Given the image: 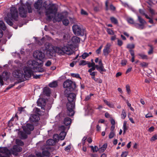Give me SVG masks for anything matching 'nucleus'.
<instances>
[{
	"label": "nucleus",
	"mask_w": 157,
	"mask_h": 157,
	"mask_svg": "<svg viewBox=\"0 0 157 157\" xmlns=\"http://www.w3.org/2000/svg\"><path fill=\"white\" fill-rule=\"evenodd\" d=\"M53 139L56 140L59 139V136L57 134H55L53 136Z\"/></svg>",
	"instance_id": "56"
},
{
	"label": "nucleus",
	"mask_w": 157,
	"mask_h": 157,
	"mask_svg": "<svg viewBox=\"0 0 157 157\" xmlns=\"http://www.w3.org/2000/svg\"><path fill=\"white\" fill-rule=\"evenodd\" d=\"M76 95L74 93H71L67 96L68 102L74 103L75 100Z\"/></svg>",
	"instance_id": "20"
},
{
	"label": "nucleus",
	"mask_w": 157,
	"mask_h": 157,
	"mask_svg": "<svg viewBox=\"0 0 157 157\" xmlns=\"http://www.w3.org/2000/svg\"><path fill=\"white\" fill-rule=\"evenodd\" d=\"M27 133L24 132V130L23 131H20L18 133V135L21 139L26 138L27 137Z\"/></svg>",
	"instance_id": "22"
},
{
	"label": "nucleus",
	"mask_w": 157,
	"mask_h": 157,
	"mask_svg": "<svg viewBox=\"0 0 157 157\" xmlns=\"http://www.w3.org/2000/svg\"><path fill=\"white\" fill-rule=\"evenodd\" d=\"M36 155L37 157H44V156L42 155L41 153L40 152H38L36 153Z\"/></svg>",
	"instance_id": "64"
},
{
	"label": "nucleus",
	"mask_w": 157,
	"mask_h": 157,
	"mask_svg": "<svg viewBox=\"0 0 157 157\" xmlns=\"http://www.w3.org/2000/svg\"><path fill=\"white\" fill-rule=\"evenodd\" d=\"M137 17L138 20L140 24L135 23L134 26L137 29H143L144 28V25L147 23L140 16L138 15Z\"/></svg>",
	"instance_id": "10"
},
{
	"label": "nucleus",
	"mask_w": 157,
	"mask_h": 157,
	"mask_svg": "<svg viewBox=\"0 0 157 157\" xmlns=\"http://www.w3.org/2000/svg\"><path fill=\"white\" fill-rule=\"evenodd\" d=\"M22 149L21 147L19 146H14L12 150V153L13 154L17 155V152L21 151Z\"/></svg>",
	"instance_id": "18"
},
{
	"label": "nucleus",
	"mask_w": 157,
	"mask_h": 157,
	"mask_svg": "<svg viewBox=\"0 0 157 157\" xmlns=\"http://www.w3.org/2000/svg\"><path fill=\"white\" fill-rule=\"evenodd\" d=\"M89 67H90L93 66H94L96 65L94 62H92V63L88 62L87 63Z\"/></svg>",
	"instance_id": "50"
},
{
	"label": "nucleus",
	"mask_w": 157,
	"mask_h": 157,
	"mask_svg": "<svg viewBox=\"0 0 157 157\" xmlns=\"http://www.w3.org/2000/svg\"><path fill=\"white\" fill-rule=\"evenodd\" d=\"M37 72H43L45 71V69L43 68L39 67L37 68Z\"/></svg>",
	"instance_id": "47"
},
{
	"label": "nucleus",
	"mask_w": 157,
	"mask_h": 157,
	"mask_svg": "<svg viewBox=\"0 0 157 157\" xmlns=\"http://www.w3.org/2000/svg\"><path fill=\"white\" fill-rule=\"evenodd\" d=\"M42 0H38L35 2L34 4V7L36 10L39 14H41L43 13L44 7L42 6Z\"/></svg>",
	"instance_id": "8"
},
{
	"label": "nucleus",
	"mask_w": 157,
	"mask_h": 157,
	"mask_svg": "<svg viewBox=\"0 0 157 157\" xmlns=\"http://www.w3.org/2000/svg\"><path fill=\"white\" fill-rule=\"evenodd\" d=\"M10 152L7 147H0V157H9Z\"/></svg>",
	"instance_id": "11"
},
{
	"label": "nucleus",
	"mask_w": 157,
	"mask_h": 157,
	"mask_svg": "<svg viewBox=\"0 0 157 157\" xmlns=\"http://www.w3.org/2000/svg\"><path fill=\"white\" fill-rule=\"evenodd\" d=\"M86 64H87V63H86L85 61L84 60L80 61L79 63V65L80 66H84L86 65Z\"/></svg>",
	"instance_id": "44"
},
{
	"label": "nucleus",
	"mask_w": 157,
	"mask_h": 157,
	"mask_svg": "<svg viewBox=\"0 0 157 157\" xmlns=\"http://www.w3.org/2000/svg\"><path fill=\"white\" fill-rule=\"evenodd\" d=\"M127 122L125 121H124L123 125V130L126 131L127 129V128L126 127V125Z\"/></svg>",
	"instance_id": "55"
},
{
	"label": "nucleus",
	"mask_w": 157,
	"mask_h": 157,
	"mask_svg": "<svg viewBox=\"0 0 157 157\" xmlns=\"http://www.w3.org/2000/svg\"><path fill=\"white\" fill-rule=\"evenodd\" d=\"M94 80L99 83H101L102 82V80L99 78H95Z\"/></svg>",
	"instance_id": "57"
},
{
	"label": "nucleus",
	"mask_w": 157,
	"mask_h": 157,
	"mask_svg": "<svg viewBox=\"0 0 157 157\" xmlns=\"http://www.w3.org/2000/svg\"><path fill=\"white\" fill-rule=\"evenodd\" d=\"M25 7L24 5H22L18 8L19 15L22 17H25L27 16V11L26 9L25 8Z\"/></svg>",
	"instance_id": "14"
},
{
	"label": "nucleus",
	"mask_w": 157,
	"mask_h": 157,
	"mask_svg": "<svg viewBox=\"0 0 157 157\" xmlns=\"http://www.w3.org/2000/svg\"><path fill=\"white\" fill-rule=\"evenodd\" d=\"M90 147L93 152H97L98 150V147L96 146H95L94 147L93 146H91Z\"/></svg>",
	"instance_id": "40"
},
{
	"label": "nucleus",
	"mask_w": 157,
	"mask_h": 157,
	"mask_svg": "<svg viewBox=\"0 0 157 157\" xmlns=\"http://www.w3.org/2000/svg\"><path fill=\"white\" fill-rule=\"evenodd\" d=\"M115 134L114 132H111L109 136V138H112L114 136Z\"/></svg>",
	"instance_id": "53"
},
{
	"label": "nucleus",
	"mask_w": 157,
	"mask_h": 157,
	"mask_svg": "<svg viewBox=\"0 0 157 157\" xmlns=\"http://www.w3.org/2000/svg\"><path fill=\"white\" fill-rule=\"evenodd\" d=\"M153 117V116L152 114L151 113H148L145 116V117L147 118H149V117Z\"/></svg>",
	"instance_id": "63"
},
{
	"label": "nucleus",
	"mask_w": 157,
	"mask_h": 157,
	"mask_svg": "<svg viewBox=\"0 0 157 157\" xmlns=\"http://www.w3.org/2000/svg\"><path fill=\"white\" fill-rule=\"evenodd\" d=\"M43 156H49L50 155V152L48 151H44L42 152Z\"/></svg>",
	"instance_id": "37"
},
{
	"label": "nucleus",
	"mask_w": 157,
	"mask_h": 157,
	"mask_svg": "<svg viewBox=\"0 0 157 157\" xmlns=\"http://www.w3.org/2000/svg\"><path fill=\"white\" fill-rule=\"evenodd\" d=\"M135 48V45L134 44H128L127 45V48L128 49H131L134 48Z\"/></svg>",
	"instance_id": "39"
},
{
	"label": "nucleus",
	"mask_w": 157,
	"mask_h": 157,
	"mask_svg": "<svg viewBox=\"0 0 157 157\" xmlns=\"http://www.w3.org/2000/svg\"><path fill=\"white\" fill-rule=\"evenodd\" d=\"M9 78V74L6 71L3 72L2 75H0V84L1 85L4 84V82L3 79L7 80Z\"/></svg>",
	"instance_id": "16"
},
{
	"label": "nucleus",
	"mask_w": 157,
	"mask_h": 157,
	"mask_svg": "<svg viewBox=\"0 0 157 157\" xmlns=\"http://www.w3.org/2000/svg\"><path fill=\"white\" fill-rule=\"evenodd\" d=\"M49 86L51 87H55L57 86V83L56 81H54L52 83H50L49 85Z\"/></svg>",
	"instance_id": "35"
},
{
	"label": "nucleus",
	"mask_w": 157,
	"mask_h": 157,
	"mask_svg": "<svg viewBox=\"0 0 157 157\" xmlns=\"http://www.w3.org/2000/svg\"><path fill=\"white\" fill-rule=\"evenodd\" d=\"M103 101L109 107L112 108H113L114 105L112 103H110L106 100H104Z\"/></svg>",
	"instance_id": "31"
},
{
	"label": "nucleus",
	"mask_w": 157,
	"mask_h": 157,
	"mask_svg": "<svg viewBox=\"0 0 157 157\" xmlns=\"http://www.w3.org/2000/svg\"><path fill=\"white\" fill-rule=\"evenodd\" d=\"M126 115L127 114L125 110L124 109H123L121 114V118L123 119H124L126 117Z\"/></svg>",
	"instance_id": "32"
},
{
	"label": "nucleus",
	"mask_w": 157,
	"mask_h": 157,
	"mask_svg": "<svg viewBox=\"0 0 157 157\" xmlns=\"http://www.w3.org/2000/svg\"><path fill=\"white\" fill-rule=\"evenodd\" d=\"M128 154V152L127 151H124L122 152L121 155V157H126Z\"/></svg>",
	"instance_id": "54"
},
{
	"label": "nucleus",
	"mask_w": 157,
	"mask_h": 157,
	"mask_svg": "<svg viewBox=\"0 0 157 157\" xmlns=\"http://www.w3.org/2000/svg\"><path fill=\"white\" fill-rule=\"evenodd\" d=\"M36 62L35 61H29L27 63V66L24 67L23 68L24 71L23 74V78L24 81L30 78L32 75H33V72L32 69H34L36 68Z\"/></svg>",
	"instance_id": "2"
},
{
	"label": "nucleus",
	"mask_w": 157,
	"mask_h": 157,
	"mask_svg": "<svg viewBox=\"0 0 157 157\" xmlns=\"http://www.w3.org/2000/svg\"><path fill=\"white\" fill-rule=\"evenodd\" d=\"M103 47L102 45H101L99 48L96 50V52L97 54H99L101 53V50Z\"/></svg>",
	"instance_id": "49"
},
{
	"label": "nucleus",
	"mask_w": 157,
	"mask_h": 157,
	"mask_svg": "<svg viewBox=\"0 0 157 157\" xmlns=\"http://www.w3.org/2000/svg\"><path fill=\"white\" fill-rule=\"evenodd\" d=\"M71 75L73 77H75L77 78H80L81 79L79 74H78L72 73L71 74Z\"/></svg>",
	"instance_id": "48"
},
{
	"label": "nucleus",
	"mask_w": 157,
	"mask_h": 157,
	"mask_svg": "<svg viewBox=\"0 0 157 157\" xmlns=\"http://www.w3.org/2000/svg\"><path fill=\"white\" fill-rule=\"evenodd\" d=\"M30 120L33 122H36L39 120V117L37 114H33L30 117Z\"/></svg>",
	"instance_id": "21"
},
{
	"label": "nucleus",
	"mask_w": 157,
	"mask_h": 157,
	"mask_svg": "<svg viewBox=\"0 0 157 157\" xmlns=\"http://www.w3.org/2000/svg\"><path fill=\"white\" fill-rule=\"evenodd\" d=\"M66 135V132L64 131H62L59 134V139L61 140H64Z\"/></svg>",
	"instance_id": "26"
},
{
	"label": "nucleus",
	"mask_w": 157,
	"mask_h": 157,
	"mask_svg": "<svg viewBox=\"0 0 157 157\" xmlns=\"http://www.w3.org/2000/svg\"><path fill=\"white\" fill-rule=\"evenodd\" d=\"M33 56L34 58L42 61L44 58V54L42 52L36 51L34 52L33 53Z\"/></svg>",
	"instance_id": "13"
},
{
	"label": "nucleus",
	"mask_w": 157,
	"mask_h": 157,
	"mask_svg": "<svg viewBox=\"0 0 157 157\" xmlns=\"http://www.w3.org/2000/svg\"><path fill=\"white\" fill-rule=\"evenodd\" d=\"M71 91H70L67 88L64 92L65 95L66 96H67L70 94L71 93L70 92Z\"/></svg>",
	"instance_id": "45"
},
{
	"label": "nucleus",
	"mask_w": 157,
	"mask_h": 157,
	"mask_svg": "<svg viewBox=\"0 0 157 157\" xmlns=\"http://www.w3.org/2000/svg\"><path fill=\"white\" fill-rule=\"evenodd\" d=\"M157 139V135H155L153 136L151 139V141H154Z\"/></svg>",
	"instance_id": "60"
},
{
	"label": "nucleus",
	"mask_w": 157,
	"mask_h": 157,
	"mask_svg": "<svg viewBox=\"0 0 157 157\" xmlns=\"http://www.w3.org/2000/svg\"><path fill=\"white\" fill-rule=\"evenodd\" d=\"M106 31L108 34L110 35H113L114 34V31L112 29L109 28H107Z\"/></svg>",
	"instance_id": "38"
},
{
	"label": "nucleus",
	"mask_w": 157,
	"mask_h": 157,
	"mask_svg": "<svg viewBox=\"0 0 157 157\" xmlns=\"http://www.w3.org/2000/svg\"><path fill=\"white\" fill-rule=\"evenodd\" d=\"M128 22L131 24H134V21L133 19L132 18H128L127 19Z\"/></svg>",
	"instance_id": "43"
},
{
	"label": "nucleus",
	"mask_w": 157,
	"mask_h": 157,
	"mask_svg": "<svg viewBox=\"0 0 157 157\" xmlns=\"http://www.w3.org/2000/svg\"><path fill=\"white\" fill-rule=\"evenodd\" d=\"M25 6L28 10L29 13H31L33 12V9L32 8L31 5L29 3L27 2L26 3Z\"/></svg>",
	"instance_id": "27"
},
{
	"label": "nucleus",
	"mask_w": 157,
	"mask_h": 157,
	"mask_svg": "<svg viewBox=\"0 0 157 157\" xmlns=\"http://www.w3.org/2000/svg\"><path fill=\"white\" fill-rule=\"evenodd\" d=\"M0 27L4 30H5L6 29L5 24L3 21H0Z\"/></svg>",
	"instance_id": "36"
},
{
	"label": "nucleus",
	"mask_w": 157,
	"mask_h": 157,
	"mask_svg": "<svg viewBox=\"0 0 157 157\" xmlns=\"http://www.w3.org/2000/svg\"><path fill=\"white\" fill-rule=\"evenodd\" d=\"M110 20L111 22L115 24H117L118 23V21L116 18L114 17H111L110 18Z\"/></svg>",
	"instance_id": "34"
},
{
	"label": "nucleus",
	"mask_w": 157,
	"mask_h": 157,
	"mask_svg": "<svg viewBox=\"0 0 157 157\" xmlns=\"http://www.w3.org/2000/svg\"><path fill=\"white\" fill-rule=\"evenodd\" d=\"M89 56V54L85 52L82 55V58L83 59H85L86 58Z\"/></svg>",
	"instance_id": "51"
},
{
	"label": "nucleus",
	"mask_w": 157,
	"mask_h": 157,
	"mask_svg": "<svg viewBox=\"0 0 157 157\" xmlns=\"http://www.w3.org/2000/svg\"><path fill=\"white\" fill-rule=\"evenodd\" d=\"M71 148V145H69L65 148V150L67 152H69L70 151Z\"/></svg>",
	"instance_id": "59"
},
{
	"label": "nucleus",
	"mask_w": 157,
	"mask_h": 157,
	"mask_svg": "<svg viewBox=\"0 0 157 157\" xmlns=\"http://www.w3.org/2000/svg\"><path fill=\"white\" fill-rule=\"evenodd\" d=\"M71 122V119L68 117L65 118L63 121V123L66 126L70 124Z\"/></svg>",
	"instance_id": "24"
},
{
	"label": "nucleus",
	"mask_w": 157,
	"mask_h": 157,
	"mask_svg": "<svg viewBox=\"0 0 157 157\" xmlns=\"http://www.w3.org/2000/svg\"><path fill=\"white\" fill-rule=\"evenodd\" d=\"M81 13L82 15H87L88 13L86 12L85 10L82 9L81 10Z\"/></svg>",
	"instance_id": "58"
},
{
	"label": "nucleus",
	"mask_w": 157,
	"mask_h": 157,
	"mask_svg": "<svg viewBox=\"0 0 157 157\" xmlns=\"http://www.w3.org/2000/svg\"><path fill=\"white\" fill-rule=\"evenodd\" d=\"M13 75L14 77L18 79L21 82L24 81L23 72L22 71L19 69L15 70L13 73Z\"/></svg>",
	"instance_id": "12"
},
{
	"label": "nucleus",
	"mask_w": 157,
	"mask_h": 157,
	"mask_svg": "<svg viewBox=\"0 0 157 157\" xmlns=\"http://www.w3.org/2000/svg\"><path fill=\"white\" fill-rule=\"evenodd\" d=\"M126 90L128 94H129L131 92L129 85H127L126 86Z\"/></svg>",
	"instance_id": "52"
},
{
	"label": "nucleus",
	"mask_w": 157,
	"mask_h": 157,
	"mask_svg": "<svg viewBox=\"0 0 157 157\" xmlns=\"http://www.w3.org/2000/svg\"><path fill=\"white\" fill-rule=\"evenodd\" d=\"M51 64H52L51 62L50 61L48 60L46 63L45 65V66H46L47 67H49L51 65Z\"/></svg>",
	"instance_id": "62"
},
{
	"label": "nucleus",
	"mask_w": 157,
	"mask_h": 157,
	"mask_svg": "<svg viewBox=\"0 0 157 157\" xmlns=\"http://www.w3.org/2000/svg\"><path fill=\"white\" fill-rule=\"evenodd\" d=\"M63 54L66 53L68 55H71L73 52L72 49L67 46H64L63 47Z\"/></svg>",
	"instance_id": "19"
},
{
	"label": "nucleus",
	"mask_w": 157,
	"mask_h": 157,
	"mask_svg": "<svg viewBox=\"0 0 157 157\" xmlns=\"http://www.w3.org/2000/svg\"><path fill=\"white\" fill-rule=\"evenodd\" d=\"M138 55L143 59H148L147 56L143 53H139Z\"/></svg>",
	"instance_id": "29"
},
{
	"label": "nucleus",
	"mask_w": 157,
	"mask_h": 157,
	"mask_svg": "<svg viewBox=\"0 0 157 157\" xmlns=\"http://www.w3.org/2000/svg\"><path fill=\"white\" fill-rule=\"evenodd\" d=\"M45 15L48 20L52 19L54 23L59 22L65 17H67V12L62 13H57L58 9L54 4H49L47 7H45Z\"/></svg>",
	"instance_id": "1"
},
{
	"label": "nucleus",
	"mask_w": 157,
	"mask_h": 157,
	"mask_svg": "<svg viewBox=\"0 0 157 157\" xmlns=\"http://www.w3.org/2000/svg\"><path fill=\"white\" fill-rule=\"evenodd\" d=\"M47 50L46 55L49 58H51L54 55V52L61 54H63V47L62 48L54 46L52 44L47 43L45 44Z\"/></svg>",
	"instance_id": "3"
},
{
	"label": "nucleus",
	"mask_w": 157,
	"mask_h": 157,
	"mask_svg": "<svg viewBox=\"0 0 157 157\" xmlns=\"http://www.w3.org/2000/svg\"><path fill=\"white\" fill-rule=\"evenodd\" d=\"M7 16L4 18L6 21L9 25H13V23L9 18L12 20L17 21L18 20V15L17 8L15 7H11L10 12L7 14Z\"/></svg>",
	"instance_id": "4"
},
{
	"label": "nucleus",
	"mask_w": 157,
	"mask_h": 157,
	"mask_svg": "<svg viewBox=\"0 0 157 157\" xmlns=\"http://www.w3.org/2000/svg\"><path fill=\"white\" fill-rule=\"evenodd\" d=\"M148 46L150 48V49L148 52V55H150L152 54L153 53V47L152 45L148 44Z\"/></svg>",
	"instance_id": "33"
},
{
	"label": "nucleus",
	"mask_w": 157,
	"mask_h": 157,
	"mask_svg": "<svg viewBox=\"0 0 157 157\" xmlns=\"http://www.w3.org/2000/svg\"><path fill=\"white\" fill-rule=\"evenodd\" d=\"M67 113L68 115L70 116H73L75 113L74 109L75 108V103L67 102Z\"/></svg>",
	"instance_id": "9"
},
{
	"label": "nucleus",
	"mask_w": 157,
	"mask_h": 157,
	"mask_svg": "<svg viewBox=\"0 0 157 157\" xmlns=\"http://www.w3.org/2000/svg\"><path fill=\"white\" fill-rule=\"evenodd\" d=\"M55 142L52 139H50L46 141V144L49 146H52L55 144Z\"/></svg>",
	"instance_id": "25"
},
{
	"label": "nucleus",
	"mask_w": 157,
	"mask_h": 157,
	"mask_svg": "<svg viewBox=\"0 0 157 157\" xmlns=\"http://www.w3.org/2000/svg\"><path fill=\"white\" fill-rule=\"evenodd\" d=\"M23 130L27 134H30V131H32L34 129L33 126L30 124H27L26 126H24L23 127Z\"/></svg>",
	"instance_id": "17"
},
{
	"label": "nucleus",
	"mask_w": 157,
	"mask_h": 157,
	"mask_svg": "<svg viewBox=\"0 0 157 157\" xmlns=\"http://www.w3.org/2000/svg\"><path fill=\"white\" fill-rule=\"evenodd\" d=\"M63 24L66 26L69 23V21L67 19H65L63 20Z\"/></svg>",
	"instance_id": "41"
},
{
	"label": "nucleus",
	"mask_w": 157,
	"mask_h": 157,
	"mask_svg": "<svg viewBox=\"0 0 157 157\" xmlns=\"http://www.w3.org/2000/svg\"><path fill=\"white\" fill-rule=\"evenodd\" d=\"M71 40L74 44H76L80 42V39L76 36H73L72 37Z\"/></svg>",
	"instance_id": "23"
},
{
	"label": "nucleus",
	"mask_w": 157,
	"mask_h": 157,
	"mask_svg": "<svg viewBox=\"0 0 157 157\" xmlns=\"http://www.w3.org/2000/svg\"><path fill=\"white\" fill-rule=\"evenodd\" d=\"M111 44L110 43H107L105 46L103 52V54L105 56H107L109 53L111 51Z\"/></svg>",
	"instance_id": "15"
},
{
	"label": "nucleus",
	"mask_w": 157,
	"mask_h": 157,
	"mask_svg": "<svg viewBox=\"0 0 157 157\" xmlns=\"http://www.w3.org/2000/svg\"><path fill=\"white\" fill-rule=\"evenodd\" d=\"M140 65L142 67H147L148 65V63L145 62H143Z\"/></svg>",
	"instance_id": "46"
},
{
	"label": "nucleus",
	"mask_w": 157,
	"mask_h": 157,
	"mask_svg": "<svg viewBox=\"0 0 157 157\" xmlns=\"http://www.w3.org/2000/svg\"><path fill=\"white\" fill-rule=\"evenodd\" d=\"M90 73V74L91 76H95L97 74V72L95 71H88Z\"/></svg>",
	"instance_id": "61"
},
{
	"label": "nucleus",
	"mask_w": 157,
	"mask_h": 157,
	"mask_svg": "<svg viewBox=\"0 0 157 157\" xmlns=\"http://www.w3.org/2000/svg\"><path fill=\"white\" fill-rule=\"evenodd\" d=\"M16 143L17 144L21 146H23L24 144V143L23 142H22L21 140H19L18 139H17L16 140Z\"/></svg>",
	"instance_id": "42"
},
{
	"label": "nucleus",
	"mask_w": 157,
	"mask_h": 157,
	"mask_svg": "<svg viewBox=\"0 0 157 157\" xmlns=\"http://www.w3.org/2000/svg\"><path fill=\"white\" fill-rule=\"evenodd\" d=\"M72 30L74 34L77 36H83L85 34V30L81 25H74L72 26Z\"/></svg>",
	"instance_id": "5"
},
{
	"label": "nucleus",
	"mask_w": 157,
	"mask_h": 157,
	"mask_svg": "<svg viewBox=\"0 0 157 157\" xmlns=\"http://www.w3.org/2000/svg\"><path fill=\"white\" fill-rule=\"evenodd\" d=\"M43 93L44 94L46 95L47 96H49L50 93L49 89L48 88H44V90Z\"/></svg>",
	"instance_id": "28"
},
{
	"label": "nucleus",
	"mask_w": 157,
	"mask_h": 157,
	"mask_svg": "<svg viewBox=\"0 0 157 157\" xmlns=\"http://www.w3.org/2000/svg\"><path fill=\"white\" fill-rule=\"evenodd\" d=\"M96 68L101 74H103V71L105 72L106 71V70L104 68L101 60L99 61L98 65H96L92 67L91 68L88 70V71H90V72L92 71L95 70Z\"/></svg>",
	"instance_id": "6"
},
{
	"label": "nucleus",
	"mask_w": 157,
	"mask_h": 157,
	"mask_svg": "<svg viewBox=\"0 0 157 157\" xmlns=\"http://www.w3.org/2000/svg\"><path fill=\"white\" fill-rule=\"evenodd\" d=\"M63 86L64 88L68 89L70 91H73L75 89L76 85L75 82L67 80L64 82Z\"/></svg>",
	"instance_id": "7"
},
{
	"label": "nucleus",
	"mask_w": 157,
	"mask_h": 157,
	"mask_svg": "<svg viewBox=\"0 0 157 157\" xmlns=\"http://www.w3.org/2000/svg\"><path fill=\"white\" fill-rule=\"evenodd\" d=\"M107 147V145L106 144H104L100 148L99 150V151L100 152H103L106 149Z\"/></svg>",
	"instance_id": "30"
}]
</instances>
